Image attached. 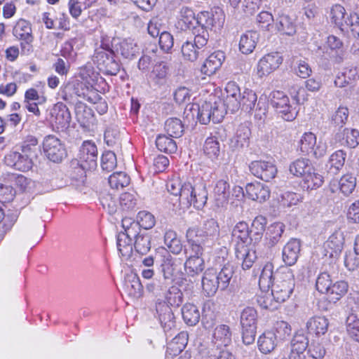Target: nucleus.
Masks as SVG:
<instances>
[{"mask_svg":"<svg viewBox=\"0 0 359 359\" xmlns=\"http://www.w3.org/2000/svg\"><path fill=\"white\" fill-rule=\"evenodd\" d=\"M166 186L168 192L178 197L179 208L183 211L191 205L198 210L202 209L207 203L208 191L202 181L194 184L190 182L182 183L180 179L175 178L170 180Z\"/></svg>","mask_w":359,"mask_h":359,"instance_id":"nucleus-1","label":"nucleus"},{"mask_svg":"<svg viewBox=\"0 0 359 359\" xmlns=\"http://www.w3.org/2000/svg\"><path fill=\"white\" fill-rule=\"evenodd\" d=\"M233 267L226 264L219 273L212 269L205 271L201 280L203 292L205 296L212 297L218 289L225 290L233 276Z\"/></svg>","mask_w":359,"mask_h":359,"instance_id":"nucleus-2","label":"nucleus"},{"mask_svg":"<svg viewBox=\"0 0 359 359\" xmlns=\"http://www.w3.org/2000/svg\"><path fill=\"white\" fill-rule=\"evenodd\" d=\"M60 95L63 100L70 104H76L78 98H83L88 102L99 100L97 91L90 83L79 81L67 83Z\"/></svg>","mask_w":359,"mask_h":359,"instance_id":"nucleus-3","label":"nucleus"},{"mask_svg":"<svg viewBox=\"0 0 359 359\" xmlns=\"http://www.w3.org/2000/svg\"><path fill=\"white\" fill-rule=\"evenodd\" d=\"M295 286L294 274L287 266H281L276 271L275 282L271 287L272 296L278 303L287 301Z\"/></svg>","mask_w":359,"mask_h":359,"instance_id":"nucleus-4","label":"nucleus"},{"mask_svg":"<svg viewBox=\"0 0 359 359\" xmlns=\"http://www.w3.org/2000/svg\"><path fill=\"white\" fill-rule=\"evenodd\" d=\"M106 36H101L100 47L95 49L93 60L98 69L109 75H116L120 70V65L116 61L113 51L109 48Z\"/></svg>","mask_w":359,"mask_h":359,"instance_id":"nucleus-5","label":"nucleus"},{"mask_svg":"<svg viewBox=\"0 0 359 359\" xmlns=\"http://www.w3.org/2000/svg\"><path fill=\"white\" fill-rule=\"evenodd\" d=\"M190 111L196 112L197 118L201 124H208L212 121L213 123H219L225 114V109L223 103L219 102H205L201 106L192 104Z\"/></svg>","mask_w":359,"mask_h":359,"instance_id":"nucleus-6","label":"nucleus"},{"mask_svg":"<svg viewBox=\"0 0 359 359\" xmlns=\"http://www.w3.org/2000/svg\"><path fill=\"white\" fill-rule=\"evenodd\" d=\"M194 36V41H187L184 42L181 47V51L184 60L188 61H196L203 48L208 43L209 39V33L202 28H198L193 31Z\"/></svg>","mask_w":359,"mask_h":359,"instance_id":"nucleus-7","label":"nucleus"},{"mask_svg":"<svg viewBox=\"0 0 359 359\" xmlns=\"http://www.w3.org/2000/svg\"><path fill=\"white\" fill-rule=\"evenodd\" d=\"M13 34L21 41V53L23 55H29L32 52V42L34 37L30 23L23 19L19 20L13 29Z\"/></svg>","mask_w":359,"mask_h":359,"instance_id":"nucleus-8","label":"nucleus"},{"mask_svg":"<svg viewBox=\"0 0 359 359\" xmlns=\"http://www.w3.org/2000/svg\"><path fill=\"white\" fill-rule=\"evenodd\" d=\"M43 149L47 158L59 163L66 156V150L61 140L53 135L46 136L43 141Z\"/></svg>","mask_w":359,"mask_h":359,"instance_id":"nucleus-9","label":"nucleus"},{"mask_svg":"<svg viewBox=\"0 0 359 359\" xmlns=\"http://www.w3.org/2000/svg\"><path fill=\"white\" fill-rule=\"evenodd\" d=\"M271 104L284 120L292 121L296 118V109L292 107L288 97L283 92L276 91L273 93Z\"/></svg>","mask_w":359,"mask_h":359,"instance_id":"nucleus-10","label":"nucleus"},{"mask_svg":"<svg viewBox=\"0 0 359 359\" xmlns=\"http://www.w3.org/2000/svg\"><path fill=\"white\" fill-rule=\"evenodd\" d=\"M80 166L83 170H93L97 167V149L91 141L83 142L78 154Z\"/></svg>","mask_w":359,"mask_h":359,"instance_id":"nucleus-11","label":"nucleus"},{"mask_svg":"<svg viewBox=\"0 0 359 359\" xmlns=\"http://www.w3.org/2000/svg\"><path fill=\"white\" fill-rule=\"evenodd\" d=\"M224 22V15L222 10L217 8L215 11H202L197 15V25L194 31L202 28L208 32L212 27H220Z\"/></svg>","mask_w":359,"mask_h":359,"instance_id":"nucleus-12","label":"nucleus"},{"mask_svg":"<svg viewBox=\"0 0 359 359\" xmlns=\"http://www.w3.org/2000/svg\"><path fill=\"white\" fill-rule=\"evenodd\" d=\"M164 255L161 258V270L167 281L172 283L181 272V260L172 257L168 252L163 250Z\"/></svg>","mask_w":359,"mask_h":359,"instance_id":"nucleus-13","label":"nucleus"},{"mask_svg":"<svg viewBox=\"0 0 359 359\" xmlns=\"http://www.w3.org/2000/svg\"><path fill=\"white\" fill-rule=\"evenodd\" d=\"M283 62V57L276 52L265 55L257 63V75L262 79L277 69Z\"/></svg>","mask_w":359,"mask_h":359,"instance_id":"nucleus-14","label":"nucleus"},{"mask_svg":"<svg viewBox=\"0 0 359 359\" xmlns=\"http://www.w3.org/2000/svg\"><path fill=\"white\" fill-rule=\"evenodd\" d=\"M251 173L265 182H269L277 174L276 166L271 161H254L249 165Z\"/></svg>","mask_w":359,"mask_h":359,"instance_id":"nucleus-15","label":"nucleus"},{"mask_svg":"<svg viewBox=\"0 0 359 359\" xmlns=\"http://www.w3.org/2000/svg\"><path fill=\"white\" fill-rule=\"evenodd\" d=\"M4 162L7 166L21 172L29 170L33 165L32 158L22 151H10L5 156Z\"/></svg>","mask_w":359,"mask_h":359,"instance_id":"nucleus-16","label":"nucleus"},{"mask_svg":"<svg viewBox=\"0 0 359 359\" xmlns=\"http://www.w3.org/2000/svg\"><path fill=\"white\" fill-rule=\"evenodd\" d=\"M51 121L58 129L67 128L71 122V114L67 107L62 102H58L54 104L51 111Z\"/></svg>","mask_w":359,"mask_h":359,"instance_id":"nucleus-17","label":"nucleus"},{"mask_svg":"<svg viewBox=\"0 0 359 359\" xmlns=\"http://www.w3.org/2000/svg\"><path fill=\"white\" fill-rule=\"evenodd\" d=\"M356 187V178L351 174L343 175L339 180H333L330 183V189L332 193L338 190L345 196L353 193Z\"/></svg>","mask_w":359,"mask_h":359,"instance_id":"nucleus-18","label":"nucleus"},{"mask_svg":"<svg viewBox=\"0 0 359 359\" xmlns=\"http://www.w3.org/2000/svg\"><path fill=\"white\" fill-rule=\"evenodd\" d=\"M235 253L237 259L242 262L244 270L250 269L257 259L255 250L242 243L236 244Z\"/></svg>","mask_w":359,"mask_h":359,"instance_id":"nucleus-19","label":"nucleus"},{"mask_svg":"<svg viewBox=\"0 0 359 359\" xmlns=\"http://www.w3.org/2000/svg\"><path fill=\"white\" fill-rule=\"evenodd\" d=\"M158 318L165 331L175 326V316L170 306L165 302H158L156 306Z\"/></svg>","mask_w":359,"mask_h":359,"instance_id":"nucleus-20","label":"nucleus"},{"mask_svg":"<svg viewBox=\"0 0 359 359\" xmlns=\"http://www.w3.org/2000/svg\"><path fill=\"white\" fill-rule=\"evenodd\" d=\"M301 250L300 241L296 238L289 241L283 247L282 252V258L283 262L287 266L294 265L299 255Z\"/></svg>","mask_w":359,"mask_h":359,"instance_id":"nucleus-21","label":"nucleus"},{"mask_svg":"<svg viewBox=\"0 0 359 359\" xmlns=\"http://www.w3.org/2000/svg\"><path fill=\"white\" fill-rule=\"evenodd\" d=\"M225 55L224 52L217 50L210 54L205 60L201 67V72L207 76H211L220 68L224 61Z\"/></svg>","mask_w":359,"mask_h":359,"instance_id":"nucleus-22","label":"nucleus"},{"mask_svg":"<svg viewBox=\"0 0 359 359\" xmlns=\"http://www.w3.org/2000/svg\"><path fill=\"white\" fill-rule=\"evenodd\" d=\"M245 190L249 198L259 203L266 201L270 197L269 187L260 182L248 184Z\"/></svg>","mask_w":359,"mask_h":359,"instance_id":"nucleus-23","label":"nucleus"},{"mask_svg":"<svg viewBox=\"0 0 359 359\" xmlns=\"http://www.w3.org/2000/svg\"><path fill=\"white\" fill-rule=\"evenodd\" d=\"M351 15L348 14L346 9L340 4L332 6L330 11L331 22L341 30L347 29V25L349 23Z\"/></svg>","mask_w":359,"mask_h":359,"instance_id":"nucleus-24","label":"nucleus"},{"mask_svg":"<svg viewBox=\"0 0 359 359\" xmlns=\"http://www.w3.org/2000/svg\"><path fill=\"white\" fill-rule=\"evenodd\" d=\"M226 97L224 104L231 110L235 111L239 109L238 99L241 97L240 88L235 82H229L225 88Z\"/></svg>","mask_w":359,"mask_h":359,"instance_id":"nucleus-25","label":"nucleus"},{"mask_svg":"<svg viewBox=\"0 0 359 359\" xmlns=\"http://www.w3.org/2000/svg\"><path fill=\"white\" fill-rule=\"evenodd\" d=\"M328 326V320L324 316H313L306 322L308 332L317 336L325 334L327 331Z\"/></svg>","mask_w":359,"mask_h":359,"instance_id":"nucleus-26","label":"nucleus"},{"mask_svg":"<svg viewBox=\"0 0 359 359\" xmlns=\"http://www.w3.org/2000/svg\"><path fill=\"white\" fill-rule=\"evenodd\" d=\"M230 185L227 180H218L214 187V197L217 206L227 204L230 196Z\"/></svg>","mask_w":359,"mask_h":359,"instance_id":"nucleus-27","label":"nucleus"},{"mask_svg":"<svg viewBox=\"0 0 359 359\" xmlns=\"http://www.w3.org/2000/svg\"><path fill=\"white\" fill-rule=\"evenodd\" d=\"M259 351L264 354L273 351L278 344V339L273 331H266L259 336L257 341Z\"/></svg>","mask_w":359,"mask_h":359,"instance_id":"nucleus-28","label":"nucleus"},{"mask_svg":"<svg viewBox=\"0 0 359 359\" xmlns=\"http://www.w3.org/2000/svg\"><path fill=\"white\" fill-rule=\"evenodd\" d=\"M75 114L77 121L83 128H87L94 121L93 110L81 102L75 104Z\"/></svg>","mask_w":359,"mask_h":359,"instance_id":"nucleus-29","label":"nucleus"},{"mask_svg":"<svg viewBox=\"0 0 359 359\" xmlns=\"http://www.w3.org/2000/svg\"><path fill=\"white\" fill-rule=\"evenodd\" d=\"M250 130L245 125H240L235 136L231 140V147L233 149H240L249 144Z\"/></svg>","mask_w":359,"mask_h":359,"instance_id":"nucleus-30","label":"nucleus"},{"mask_svg":"<svg viewBox=\"0 0 359 359\" xmlns=\"http://www.w3.org/2000/svg\"><path fill=\"white\" fill-rule=\"evenodd\" d=\"M197 16L196 17L194 11L188 6H182L180 10L178 25L181 29H192L196 27Z\"/></svg>","mask_w":359,"mask_h":359,"instance_id":"nucleus-31","label":"nucleus"},{"mask_svg":"<svg viewBox=\"0 0 359 359\" xmlns=\"http://www.w3.org/2000/svg\"><path fill=\"white\" fill-rule=\"evenodd\" d=\"M335 138L341 144L350 148H355L359 144V131L353 128H344L343 132L336 134Z\"/></svg>","mask_w":359,"mask_h":359,"instance_id":"nucleus-32","label":"nucleus"},{"mask_svg":"<svg viewBox=\"0 0 359 359\" xmlns=\"http://www.w3.org/2000/svg\"><path fill=\"white\" fill-rule=\"evenodd\" d=\"M232 237L236 243H242L248 245L253 242L248 224L245 222H239L234 226L232 230Z\"/></svg>","mask_w":359,"mask_h":359,"instance_id":"nucleus-33","label":"nucleus"},{"mask_svg":"<svg viewBox=\"0 0 359 359\" xmlns=\"http://www.w3.org/2000/svg\"><path fill=\"white\" fill-rule=\"evenodd\" d=\"M342 46L343 43L339 38L330 35L326 41L325 53L330 58H333L337 62H340L342 59L339 55V52L341 51Z\"/></svg>","mask_w":359,"mask_h":359,"instance_id":"nucleus-34","label":"nucleus"},{"mask_svg":"<svg viewBox=\"0 0 359 359\" xmlns=\"http://www.w3.org/2000/svg\"><path fill=\"white\" fill-rule=\"evenodd\" d=\"M259 34L257 32L249 31L241 36L239 49L243 54L251 53L255 48Z\"/></svg>","mask_w":359,"mask_h":359,"instance_id":"nucleus-35","label":"nucleus"},{"mask_svg":"<svg viewBox=\"0 0 359 359\" xmlns=\"http://www.w3.org/2000/svg\"><path fill=\"white\" fill-rule=\"evenodd\" d=\"M181 311L182 318L187 325L194 326L199 322L201 313L196 305L187 303L182 306Z\"/></svg>","mask_w":359,"mask_h":359,"instance_id":"nucleus-36","label":"nucleus"},{"mask_svg":"<svg viewBox=\"0 0 359 359\" xmlns=\"http://www.w3.org/2000/svg\"><path fill=\"white\" fill-rule=\"evenodd\" d=\"M184 266L186 274L192 278L199 275L205 268L203 259L198 256L188 257Z\"/></svg>","mask_w":359,"mask_h":359,"instance_id":"nucleus-37","label":"nucleus"},{"mask_svg":"<svg viewBox=\"0 0 359 359\" xmlns=\"http://www.w3.org/2000/svg\"><path fill=\"white\" fill-rule=\"evenodd\" d=\"M187 343V334L181 332L168 344L166 354L173 358L179 355L185 348Z\"/></svg>","mask_w":359,"mask_h":359,"instance_id":"nucleus-38","label":"nucleus"},{"mask_svg":"<svg viewBox=\"0 0 359 359\" xmlns=\"http://www.w3.org/2000/svg\"><path fill=\"white\" fill-rule=\"evenodd\" d=\"M290 172L296 177H304L308 172L313 170L310 161L307 158H299L290 165Z\"/></svg>","mask_w":359,"mask_h":359,"instance_id":"nucleus-39","label":"nucleus"},{"mask_svg":"<svg viewBox=\"0 0 359 359\" xmlns=\"http://www.w3.org/2000/svg\"><path fill=\"white\" fill-rule=\"evenodd\" d=\"M273 266L270 262L264 266L259 280V285L262 290L270 288L275 282L276 271L273 272Z\"/></svg>","mask_w":359,"mask_h":359,"instance_id":"nucleus-40","label":"nucleus"},{"mask_svg":"<svg viewBox=\"0 0 359 359\" xmlns=\"http://www.w3.org/2000/svg\"><path fill=\"white\" fill-rule=\"evenodd\" d=\"M275 29L283 34L292 36L295 32V25L292 20L287 15H280L276 20Z\"/></svg>","mask_w":359,"mask_h":359,"instance_id":"nucleus-41","label":"nucleus"},{"mask_svg":"<svg viewBox=\"0 0 359 359\" xmlns=\"http://www.w3.org/2000/svg\"><path fill=\"white\" fill-rule=\"evenodd\" d=\"M348 283L344 280L337 281L331 284L329 291L327 292L330 302H336L339 300L348 291Z\"/></svg>","mask_w":359,"mask_h":359,"instance_id":"nucleus-42","label":"nucleus"},{"mask_svg":"<svg viewBox=\"0 0 359 359\" xmlns=\"http://www.w3.org/2000/svg\"><path fill=\"white\" fill-rule=\"evenodd\" d=\"M266 224V219L263 216H257L252 221L250 233L254 243H257L262 239Z\"/></svg>","mask_w":359,"mask_h":359,"instance_id":"nucleus-43","label":"nucleus"},{"mask_svg":"<svg viewBox=\"0 0 359 359\" xmlns=\"http://www.w3.org/2000/svg\"><path fill=\"white\" fill-rule=\"evenodd\" d=\"M116 51L125 58H131L138 53L139 48L133 39H128L116 45Z\"/></svg>","mask_w":359,"mask_h":359,"instance_id":"nucleus-44","label":"nucleus"},{"mask_svg":"<svg viewBox=\"0 0 359 359\" xmlns=\"http://www.w3.org/2000/svg\"><path fill=\"white\" fill-rule=\"evenodd\" d=\"M256 102V93L252 90L246 89L238 99L239 108L241 107L242 110L250 112L255 108Z\"/></svg>","mask_w":359,"mask_h":359,"instance_id":"nucleus-45","label":"nucleus"},{"mask_svg":"<svg viewBox=\"0 0 359 359\" xmlns=\"http://www.w3.org/2000/svg\"><path fill=\"white\" fill-rule=\"evenodd\" d=\"M213 338L220 346H226L231 341V332L226 325H219L214 330Z\"/></svg>","mask_w":359,"mask_h":359,"instance_id":"nucleus-46","label":"nucleus"},{"mask_svg":"<svg viewBox=\"0 0 359 359\" xmlns=\"http://www.w3.org/2000/svg\"><path fill=\"white\" fill-rule=\"evenodd\" d=\"M165 130L170 137L178 138L184 133V126L180 119L170 118L165 123Z\"/></svg>","mask_w":359,"mask_h":359,"instance_id":"nucleus-47","label":"nucleus"},{"mask_svg":"<svg viewBox=\"0 0 359 359\" xmlns=\"http://www.w3.org/2000/svg\"><path fill=\"white\" fill-rule=\"evenodd\" d=\"M168 67L165 62L155 64L150 74V79L156 84H163L165 82Z\"/></svg>","mask_w":359,"mask_h":359,"instance_id":"nucleus-48","label":"nucleus"},{"mask_svg":"<svg viewBox=\"0 0 359 359\" xmlns=\"http://www.w3.org/2000/svg\"><path fill=\"white\" fill-rule=\"evenodd\" d=\"M109 184L111 189L121 190L130 184V177L123 172H114L109 177Z\"/></svg>","mask_w":359,"mask_h":359,"instance_id":"nucleus-49","label":"nucleus"},{"mask_svg":"<svg viewBox=\"0 0 359 359\" xmlns=\"http://www.w3.org/2000/svg\"><path fill=\"white\" fill-rule=\"evenodd\" d=\"M170 283L164 278L162 280H154L147 285V290L156 297L165 296Z\"/></svg>","mask_w":359,"mask_h":359,"instance_id":"nucleus-50","label":"nucleus"},{"mask_svg":"<svg viewBox=\"0 0 359 359\" xmlns=\"http://www.w3.org/2000/svg\"><path fill=\"white\" fill-rule=\"evenodd\" d=\"M132 241L123 233H119L117 236V249L123 257H130L133 252Z\"/></svg>","mask_w":359,"mask_h":359,"instance_id":"nucleus-51","label":"nucleus"},{"mask_svg":"<svg viewBox=\"0 0 359 359\" xmlns=\"http://www.w3.org/2000/svg\"><path fill=\"white\" fill-rule=\"evenodd\" d=\"M346 154L343 150H338L333 153L329 159L330 172L337 174L345 163Z\"/></svg>","mask_w":359,"mask_h":359,"instance_id":"nucleus-52","label":"nucleus"},{"mask_svg":"<svg viewBox=\"0 0 359 359\" xmlns=\"http://www.w3.org/2000/svg\"><path fill=\"white\" fill-rule=\"evenodd\" d=\"M203 151L212 159H216L220 153V144L215 137H208L203 145Z\"/></svg>","mask_w":359,"mask_h":359,"instance_id":"nucleus-53","label":"nucleus"},{"mask_svg":"<svg viewBox=\"0 0 359 359\" xmlns=\"http://www.w3.org/2000/svg\"><path fill=\"white\" fill-rule=\"evenodd\" d=\"M15 185L22 192L32 193L36 191L39 183L24 175H18L15 179Z\"/></svg>","mask_w":359,"mask_h":359,"instance_id":"nucleus-54","label":"nucleus"},{"mask_svg":"<svg viewBox=\"0 0 359 359\" xmlns=\"http://www.w3.org/2000/svg\"><path fill=\"white\" fill-rule=\"evenodd\" d=\"M257 313L252 307H247L241 314V324L242 327H257Z\"/></svg>","mask_w":359,"mask_h":359,"instance_id":"nucleus-55","label":"nucleus"},{"mask_svg":"<svg viewBox=\"0 0 359 359\" xmlns=\"http://www.w3.org/2000/svg\"><path fill=\"white\" fill-rule=\"evenodd\" d=\"M323 177L313 170H310L304 177L303 187L306 189H316L322 186Z\"/></svg>","mask_w":359,"mask_h":359,"instance_id":"nucleus-56","label":"nucleus"},{"mask_svg":"<svg viewBox=\"0 0 359 359\" xmlns=\"http://www.w3.org/2000/svg\"><path fill=\"white\" fill-rule=\"evenodd\" d=\"M157 148L165 153H175L177 151L176 142L166 135H158L156 140Z\"/></svg>","mask_w":359,"mask_h":359,"instance_id":"nucleus-57","label":"nucleus"},{"mask_svg":"<svg viewBox=\"0 0 359 359\" xmlns=\"http://www.w3.org/2000/svg\"><path fill=\"white\" fill-rule=\"evenodd\" d=\"M167 300L168 304L179 306L184 300L182 292L175 286L170 287L164 296Z\"/></svg>","mask_w":359,"mask_h":359,"instance_id":"nucleus-58","label":"nucleus"},{"mask_svg":"<svg viewBox=\"0 0 359 359\" xmlns=\"http://www.w3.org/2000/svg\"><path fill=\"white\" fill-rule=\"evenodd\" d=\"M257 302L258 305L264 309H268L273 311L277 309L278 304L276 300L272 296V292L271 293H266L258 295L257 297Z\"/></svg>","mask_w":359,"mask_h":359,"instance_id":"nucleus-59","label":"nucleus"},{"mask_svg":"<svg viewBox=\"0 0 359 359\" xmlns=\"http://www.w3.org/2000/svg\"><path fill=\"white\" fill-rule=\"evenodd\" d=\"M135 250L141 255H146L151 249V238L148 234L137 236L135 240Z\"/></svg>","mask_w":359,"mask_h":359,"instance_id":"nucleus-60","label":"nucleus"},{"mask_svg":"<svg viewBox=\"0 0 359 359\" xmlns=\"http://www.w3.org/2000/svg\"><path fill=\"white\" fill-rule=\"evenodd\" d=\"M300 149L304 153L311 154L316 144V137L312 133H305L300 140Z\"/></svg>","mask_w":359,"mask_h":359,"instance_id":"nucleus-61","label":"nucleus"},{"mask_svg":"<svg viewBox=\"0 0 359 359\" xmlns=\"http://www.w3.org/2000/svg\"><path fill=\"white\" fill-rule=\"evenodd\" d=\"M346 330L353 340L359 342V319L355 316L351 315L347 318Z\"/></svg>","mask_w":359,"mask_h":359,"instance_id":"nucleus-62","label":"nucleus"},{"mask_svg":"<svg viewBox=\"0 0 359 359\" xmlns=\"http://www.w3.org/2000/svg\"><path fill=\"white\" fill-rule=\"evenodd\" d=\"M348 117V108L344 107H339L332 116L331 124L335 127L341 128L346 123Z\"/></svg>","mask_w":359,"mask_h":359,"instance_id":"nucleus-63","label":"nucleus"},{"mask_svg":"<svg viewBox=\"0 0 359 359\" xmlns=\"http://www.w3.org/2000/svg\"><path fill=\"white\" fill-rule=\"evenodd\" d=\"M308 339L303 334L295 335L291 341L290 351L294 353L304 354L308 347Z\"/></svg>","mask_w":359,"mask_h":359,"instance_id":"nucleus-64","label":"nucleus"}]
</instances>
